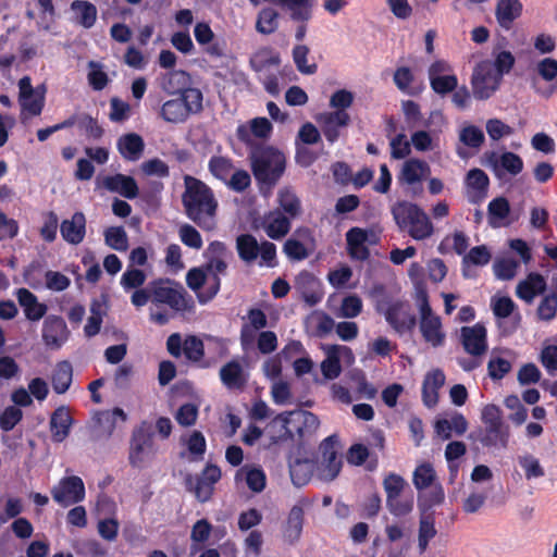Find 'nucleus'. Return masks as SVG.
Instances as JSON below:
<instances>
[{
	"instance_id": "1",
	"label": "nucleus",
	"mask_w": 557,
	"mask_h": 557,
	"mask_svg": "<svg viewBox=\"0 0 557 557\" xmlns=\"http://www.w3.org/2000/svg\"><path fill=\"white\" fill-rule=\"evenodd\" d=\"M184 185L182 203L185 214L200 228L213 230L218 210L213 190L205 182L191 175L184 176Z\"/></svg>"
},
{
	"instance_id": "2",
	"label": "nucleus",
	"mask_w": 557,
	"mask_h": 557,
	"mask_svg": "<svg viewBox=\"0 0 557 557\" xmlns=\"http://www.w3.org/2000/svg\"><path fill=\"white\" fill-rule=\"evenodd\" d=\"M391 213L398 230L414 240H425L434 234V225L428 213L417 203L398 200Z\"/></svg>"
},
{
	"instance_id": "3",
	"label": "nucleus",
	"mask_w": 557,
	"mask_h": 557,
	"mask_svg": "<svg viewBox=\"0 0 557 557\" xmlns=\"http://www.w3.org/2000/svg\"><path fill=\"white\" fill-rule=\"evenodd\" d=\"M252 174L261 186L274 187L286 168V158L272 146H257L249 156Z\"/></svg>"
},
{
	"instance_id": "4",
	"label": "nucleus",
	"mask_w": 557,
	"mask_h": 557,
	"mask_svg": "<svg viewBox=\"0 0 557 557\" xmlns=\"http://www.w3.org/2000/svg\"><path fill=\"white\" fill-rule=\"evenodd\" d=\"M484 424L470 434V438L480 442L484 447L506 448L509 442V428L503 421L502 410L496 405H486L481 414Z\"/></svg>"
},
{
	"instance_id": "5",
	"label": "nucleus",
	"mask_w": 557,
	"mask_h": 557,
	"mask_svg": "<svg viewBox=\"0 0 557 557\" xmlns=\"http://www.w3.org/2000/svg\"><path fill=\"white\" fill-rule=\"evenodd\" d=\"M206 263L203 264L208 274L211 275L208 287L197 294V299L205 305L211 301L221 288L220 274H225L227 269L226 259L231 256L227 247L220 240L211 242L203 253Z\"/></svg>"
},
{
	"instance_id": "6",
	"label": "nucleus",
	"mask_w": 557,
	"mask_h": 557,
	"mask_svg": "<svg viewBox=\"0 0 557 557\" xmlns=\"http://www.w3.org/2000/svg\"><path fill=\"white\" fill-rule=\"evenodd\" d=\"M203 96L200 89L188 87L178 98L166 100L160 108L159 116L168 123H185L190 115L203 110Z\"/></svg>"
},
{
	"instance_id": "7",
	"label": "nucleus",
	"mask_w": 557,
	"mask_h": 557,
	"mask_svg": "<svg viewBox=\"0 0 557 557\" xmlns=\"http://www.w3.org/2000/svg\"><path fill=\"white\" fill-rule=\"evenodd\" d=\"M418 297L420 311L419 329L421 335L432 347H441L444 345L446 338V334L442 326V320L433 312L429 302V295L425 289H420Z\"/></svg>"
},
{
	"instance_id": "8",
	"label": "nucleus",
	"mask_w": 557,
	"mask_h": 557,
	"mask_svg": "<svg viewBox=\"0 0 557 557\" xmlns=\"http://www.w3.org/2000/svg\"><path fill=\"white\" fill-rule=\"evenodd\" d=\"M375 309L379 313L384 314L386 322L400 335L411 332L416 327V315L406 301L395 300L389 302L381 299L376 301Z\"/></svg>"
},
{
	"instance_id": "9",
	"label": "nucleus",
	"mask_w": 557,
	"mask_h": 557,
	"mask_svg": "<svg viewBox=\"0 0 557 557\" xmlns=\"http://www.w3.org/2000/svg\"><path fill=\"white\" fill-rule=\"evenodd\" d=\"M170 281L152 282V302L154 305H166L175 312H184L194 307L193 298L187 292L181 288L169 286Z\"/></svg>"
},
{
	"instance_id": "10",
	"label": "nucleus",
	"mask_w": 557,
	"mask_h": 557,
	"mask_svg": "<svg viewBox=\"0 0 557 557\" xmlns=\"http://www.w3.org/2000/svg\"><path fill=\"white\" fill-rule=\"evenodd\" d=\"M338 438L335 434L324 438L320 446L318 460V474L323 481H333L341 472L343 461L337 450Z\"/></svg>"
},
{
	"instance_id": "11",
	"label": "nucleus",
	"mask_w": 557,
	"mask_h": 557,
	"mask_svg": "<svg viewBox=\"0 0 557 557\" xmlns=\"http://www.w3.org/2000/svg\"><path fill=\"white\" fill-rule=\"evenodd\" d=\"M430 173V165L425 161L410 158L404 162L397 178L400 185L408 186L411 197L417 198L422 196V182Z\"/></svg>"
},
{
	"instance_id": "12",
	"label": "nucleus",
	"mask_w": 557,
	"mask_h": 557,
	"mask_svg": "<svg viewBox=\"0 0 557 557\" xmlns=\"http://www.w3.org/2000/svg\"><path fill=\"white\" fill-rule=\"evenodd\" d=\"M492 70L491 61H483L475 67L471 78L472 91L475 99L486 100L498 90L503 78Z\"/></svg>"
},
{
	"instance_id": "13",
	"label": "nucleus",
	"mask_w": 557,
	"mask_h": 557,
	"mask_svg": "<svg viewBox=\"0 0 557 557\" xmlns=\"http://www.w3.org/2000/svg\"><path fill=\"white\" fill-rule=\"evenodd\" d=\"M46 92L45 84L34 88L29 76L22 77L18 81V102L22 112H27L32 116L40 115L45 108Z\"/></svg>"
},
{
	"instance_id": "14",
	"label": "nucleus",
	"mask_w": 557,
	"mask_h": 557,
	"mask_svg": "<svg viewBox=\"0 0 557 557\" xmlns=\"http://www.w3.org/2000/svg\"><path fill=\"white\" fill-rule=\"evenodd\" d=\"M377 242L379 237L371 230L354 226L346 233L347 252L352 260L367 261L371 255L367 243L375 245Z\"/></svg>"
},
{
	"instance_id": "15",
	"label": "nucleus",
	"mask_w": 557,
	"mask_h": 557,
	"mask_svg": "<svg viewBox=\"0 0 557 557\" xmlns=\"http://www.w3.org/2000/svg\"><path fill=\"white\" fill-rule=\"evenodd\" d=\"M52 498L62 507L77 504L85 498V485L77 475L65 476L51 490Z\"/></svg>"
},
{
	"instance_id": "16",
	"label": "nucleus",
	"mask_w": 557,
	"mask_h": 557,
	"mask_svg": "<svg viewBox=\"0 0 557 557\" xmlns=\"http://www.w3.org/2000/svg\"><path fill=\"white\" fill-rule=\"evenodd\" d=\"M460 342L469 355L481 356L487 350V331L482 323L460 329Z\"/></svg>"
},
{
	"instance_id": "17",
	"label": "nucleus",
	"mask_w": 557,
	"mask_h": 557,
	"mask_svg": "<svg viewBox=\"0 0 557 557\" xmlns=\"http://www.w3.org/2000/svg\"><path fill=\"white\" fill-rule=\"evenodd\" d=\"M152 445L151 425L143 421L133 430L129 447V463L133 467H139L144 461V453Z\"/></svg>"
},
{
	"instance_id": "18",
	"label": "nucleus",
	"mask_w": 557,
	"mask_h": 557,
	"mask_svg": "<svg viewBox=\"0 0 557 557\" xmlns=\"http://www.w3.org/2000/svg\"><path fill=\"white\" fill-rule=\"evenodd\" d=\"M70 331L64 319L60 315H48L42 324V341L52 349L60 348L69 338Z\"/></svg>"
},
{
	"instance_id": "19",
	"label": "nucleus",
	"mask_w": 557,
	"mask_h": 557,
	"mask_svg": "<svg viewBox=\"0 0 557 557\" xmlns=\"http://www.w3.org/2000/svg\"><path fill=\"white\" fill-rule=\"evenodd\" d=\"M221 469L216 465L208 463L199 475L195 478L193 491L196 498L201 502H208L214 491V485L221 479Z\"/></svg>"
},
{
	"instance_id": "20",
	"label": "nucleus",
	"mask_w": 557,
	"mask_h": 557,
	"mask_svg": "<svg viewBox=\"0 0 557 557\" xmlns=\"http://www.w3.org/2000/svg\"><path fill=\"white\" fill-rule=\"evenodd\" d=\"M273 126L267 117H255L248 124H240L236 128L237 139L246 146L252 145V137L267 139L271 136Z\"/></svg>"
},
{
	"instance_id": "21",
	"label": "nucleus",
	"mask_w": 557,
	"mask_h": 557,
	"mask_svg": "<svg viewBox=\"0 0 557 557\" xmlns=\"http://www.w3.org/2000/svg\"><path fill=\"white\" fill-rule=\"evenodd\" d=\"M318 121L325 139L334 144L339 138V128L349 125L350 115L347 111L335 110L321 114Z\"/></svg>"
},
{
	"instance_id": "22",
	"label": "nucleus",
	"mask_w": 557,
	"mask_h": 557,
	"mask_svg": "<svg viewBox=\"0 0 557 557\" xmlns=\"http://www.w3.org/2000/svg\"><path fill=\"white\" fill-rule=\"evenodd\" d=\"M292 219L286 216L281 210L275 209L264 214L262 227L267 235L274 240L285 237L292 227Z\"/></svg>"
},
{
	"instance_id": "23",
	"label": "nucleus",
	"mask_w": 557,
	"mask_h": 557,
	"mask_svg": "<svg viewBox=\"0 0 557 557\" xmlns=\"http://www.w3.org/2000/svg\"><path fill=\"white\" fill-rule=\"evenodd\" d=\"M60 232L62 238L71 244H81L86 235V218L83 212H75L71 219L61 222Z\"/></svg>"
},
{
	"instance_id": "24",
	"label": "nucleus",
	"mask_w": 557,
	"mask_h": 557,
	"mask_svg": "<svg viewBox=\"0 0 557 557\" xmlns=\"http://www.w3.org/2000/svg\"><path fill=\"white\" fill-rule=\"evenodd\" d=\"M73 418L65 406L58 407L50 417L49 428L54 443H62L70 435Z\"/></svg>"
},
{
	"instance_id": "25",
	"label": "nucleus",
	"mask_w": 557,
	"mask_h": 557,
	"mask_svg": "<svg viewBox=\"0 0 557 557\" xmlns=\"http://www.w3.org/2000/svg\"><path fill=\"white\" fill-rule=\"evenodd\" d=\"M102 185L109 191L117 193L127 199H135L139 194L135 178L121 173L106 176Z\"/></svg>"
},
{
	"instance_id": "26",
	"label": "nucleus",
	"mask_w": 557,
	"mask_h": 557,
	"mask_svg": "<svg viewBox=\"0 0 557 557\" xmlns=\"http://www.w3.org/2000/svg\"><path fill=\"white\" fill-rule=\"evenodd\" d=\"M445 383V374L441 369L428 372L422 383V401L428 408L438 403V391Z\"/></svg>"
},
{
	"instance_id": "27",
	"label": "nucleus",
	"mask_w": 557,
	"mask_h": 557,
	"mask_svg": "<svg viewBox=\"0 0 557 557\" xmlns=\"http://www.w3.org/2000/svg\"><path fill=\"white\" fill-rule=\"evenodd\" d=\"M523 5L520 0H498L495 7V17L505 30L511 29L513 22L522 14Z\"/></svg>"
},
{
	"instance_id": "28",
	"label": "nucleus",
	"mask_w": 557,
	"mask_h": 557,
	"mask_svg": "<svg viewBox=\"0 0 557 557\" xmlns=\"http://www.w3.org/2000/svg\"><path fill=\"white\" fill-rule=\"evenodd\" d=\"M546 282L542 274L532 272L525 280L521 281L516 288V295L527 301L531 302L535 296L543 294L546 290Z\"/></svg>"
},
{
	"instance_id": "29",
	"label": "nucleus",
	"mask_w": 557,
	"mask_h": 557,
	"mask_svg": "<svg viewBox=\"0 0 557 557\" xmlns=\"http://www.w3.org/2000/svg\"><path fill=\"white\" fill-rule=\"evenodd\" d=\"M17 300L20 306L24 309L25 317L29 321H39L47 313V305L39 302L37 296L26 288H20L17 290Z\"/></svg>"
},
{
	"instance_id": "30",
	"label": "nucleus",
	"mask_w": 557,
	"mask_h": 557,
	"mask_svg": "<svg viewBox=\"0 0 557 557\" xmlns=\"http://www.w3.org/2000/svg\"><path fill=\"white\" fill-rule=\"evenodd\" d=\"M116 148L125 160L137 161L144 152L145 143L138 134L128 133L117 139Z\"/></svg>"
},
{
	"instance_id": "31",
	"label": "nucleus",
	"mask_w": 557,
	"mask_h": 557,
	"mask_svg": "<svg viewBox=\"0 0 557 557\" xmlns=\"http://www.w3.org/2000/svg\"><path fill=\"white\" fill-rule=\"evenodd\" d=\"M305 523V511L301 505H294L287 516V520L284 525L283 534L286 541L290 544L296 543L302 533Z\"/></svg>"
},
{
	"instance_id": "32",
	"label": "nucleus",
	"mask_w": 557,
	"mask_h": 557,
	"mask_svg": "<svg viewBox=\"0 0 557 557\" xmlns=\"http://www.w3.org/2000/svg\"><path fill=\"white\" fill-rule=\"evenodd\" d=\"M539 75L550 85L545 89H536V92L548 99L557 91V60L545 58L536 65Z\"/></svg>"
},
{
	"instance_id": "33",
	"label": "nucleus",
	"mask_w": 557,
	"mask_h": 557,
	"mask_svg": "<svg viewBox=\"0 0 557 557\" xmlns=\"http://www.w3.org/2000/svg\"><path fill=\"white\" fill-rule=\"evenodd\" d=\"M509 214L510 203L507 198L497 197L490 201L487 206V219L491 227L497 228L509 225L510 222H505Z\"/></svg>"
},
{
	"instance_id": "34",
	"label": "nucleus",
	"mask_w": 557,
	"mask_h": 557,
	"mask_svg": "<svg viewBox=\"0 0 557 557\" xmlns=\"http://www.w3.org/2000/svg\"><path fill=\"white\" fill-rule=\"evenodd\" d=\"M220 379L228 389H243L246 377L238 361L232 360L220 369Z\"/></svg>"
},
{
	"instance_id": "35",
	"label": "nucleus",
	"mask_w": 557,
	"mask_h": 557,
	"mask_svg": "<svg viewBox=\"0 0 557 557\" xmlns=\"http://www.w3.org/2000/svg\"><path fill=\"white\" fill-rule=\"evenodd\" d=\"M437 534L435 528L434 512H421L418 529V548L419 553L423 554L429 546V543Z\"/></svg>"
},
{
	"instance_id": "36",
	"label": "nucleus",
	"mask_w": 557,
	"mask_h": 557,
	"mask_svg": "<svg viewBox=\"0 0 557 557\" xmlns=\"http://www.w3.org/2000/svg\"><path fill=\"white\" fill-rule=\"evenodd\" d=\"M73 380L71 362L63 360L55 364L52 371L51 384L54 393L61 395L69 391Z\"/></svg>"
},
{
	"instance_id": "37",
	"label": "nucleus",
	"mask_w": 557,
	"mask_h": 557,
	"mask_svg": "<svg viewBox=\"0 0 557 557\" xmlns=\"http://www.w3.org/2000/svg\"><path fill=\"white\" fill-rule=\"evenodd\" d=\"M75 13V21L84 28H91L97 21V8L86 0H75L71 4Z\"/></svg>"
},
{
	"instance_id": "38",
	"label": "nucleus",
	"mask_w": 557,
	"mask_h": 557,
	"mask_svg": "<svg viewBox=\"0 0 557 557\" xmlns=\"http://www.w3.org/2000/svg\"><path fill=\"white\" fill-rule=\"evenodd\" d=\"M280 26V13L271 7L259 11L256 20V30L261 35L274 34Z\"/></svg>"
},
{
	"instance_id": "39",
	"label": "nucleus",
	"mask_w": 557,
	"mask_h": 557,
	"mask_svg": "<svg viewBox=\"0 0 557 557\" xmlns=\"http://www.w3.org/2000/svg\"><path fill=\"white\" fill-rule=\"evenodd\" d=\"M292 412H282L275 416L268 424L267 430L269 432L277 431V434L271 435V443L277 444L287 440H292L294 434L288 429Z\"/></svg>"
},
{
	"instance_id": "40",
	"label": "nucleus",
	"mask_w": 557,
	"mask_h": 557,
	"mask_svg": "<svg viewBox=\"0 0 557 557\" xmlns=\"http://www.w3.org/2000/svg\"><path fill=\"white\" fill-rule=\"evenodd\" d=\"M341 349H345L350 352L348 347L332 345L329 348L326 359L321 362V371L325 379L334 380L339 376L342 372V366L338 352Z\"/></svg>"
},
{
	"instance_id": "41",
	"label": "nucleus",
	"mask_w": 557,
	"mask_h": 557,
	"mask_svg": "<svg viewBox=\"0 0 557 557\" xmlns=\"http://www.w3.org/2000/svg\"><path fill=\"white\" fill-rule=\"evenodd\" d=\"M238 257L246 263H252L259 256V244L251 234H242L236 238Z\"/></svg>"
},
{
	"instance_id": "42",
	"label": "nucleus",
	"mask_w": 557,
	"mask_h": 557,
	"mask_svg": "<svg viewBox=\"0 0 557 557\" xmlns=\"http://www.w3.org/2000/svg\"><path fill=\"white\" fill-rule=\"evenodd\" d=\"M313 462L309 459H296L289 465V474L293 484L297 487L306 485L312 475Z\"/></svg>"
},
{
	"instance_id": "43",
	"label": "nucleus",
	"mask_w": 557,
	"mask_h": 557,
	"mask_svg": "<svg viewBox=\"0 0 557 557\" xmlns=\"http://www.w3.org/2000/svg\"><path fill=\"white\" fill-rule=\"evenodd\" d=\"M188 82V74L185 71H171L161 78V88L168 95L182 94Z\"/></svg>"
},
{
	"instance_id": "44",
	"label": "nucleus",
	"mask_w": 557,
	"mask_h": 557,
	"mask_svg": "<svg viewBox=\"0 0 557 557\" xmlns=\"http://www.w3.org/2000/svg\"><path fill=\"white\" fill-rule=\"evenodd\" d=\"M234 169V162L228 157L212 156L208 162V170L211 175L223 183L227 182Z\"/></svg>"
},
{
	"instance_id": "45",
	"label": "nucleus",
	"mask_w": 557,
	"mask_h": 557,
	"mask_svg": "<svg viewBox=\"0 0 557 557\" xmlns=\"http://www.w3.org/2000/svg\"><path fill=\"white\" fill-rule=\"evenodd\" d=\"M278 210H281L289 219H295L301 212V203L294 191L285 188L277 196Z\"/></svg>"
},
{
	"instance_id": "46",
	"label": "nucleus",
	"mask_w": 557,
	"mask_h": 557,
	"mask_svg": "<svg viewBox=\"0 0 557 557\" xmlns=\"http://www.w3.org/2000/svg\"><path fill=\"white\" fill-rule=\"evenodd\" d=\"M492 54L494 57V61L491 62L492 71L503 78L512 70L516 58L510 51L498 50V47L493 49Z\"/></svg>"
},
{
	"instance_id": "47",
	"label": "nucleus",
	"mask_w": 557,
	"mask_h": 557,
	"mask_svg": "<svg viewBox=\"0 0 557 557\" xmlns=\"http://www.w3.org/2000/svg\"><path fill=\"white\" fill-rule=\"evenodd\" d=\"M436 473L429 462L422 463L413 471L412 482L418 491H423L435 484Z\"/></svg>"
},
{
	"instance_id": "48",
	"label": "nucleus",
	"mask_w": 557,
	"mask_h": 557,
	"mask_svg": "<svg viewBox=\"0 0 557 557\" xmlns=\"http://www.w3.org/2000/svg\"><path fill=\"white\" fill-rule=\"evenodd\" d=\"M280 62V55L273 52L271 48H262L250 58L251 69L256 72H260L272 65H278Z\"/></svg>"
},
{
	"instance_id": "49",
	"label": "nucleus",
	"mask_w": 557,
	"mask_h": 557,
	"mask_svg": "<svg viewBox=\"0 0 557 557\" xmlns=\"http://www.w3.org/2000/svg\"><path fill=\"white\" fill-rule=\"evenodd\" d=\"M104 242L117 251H125L128 248V237L123 226L108 227L104 231Z\"/></svg>"
},
{
	"instance_id": "50",
	"label": "nucleus",
	"mask_w": 557,
	"mask_h": 557,
	"mask_svg": "<svg viewBox=\"0 0 557 557\" xmlns=\"http://www.w3.org/2000/svg\"><path fill=\"white\" fill-rule=\"evenodd\" d=\"M430 490L419 496V507L422 512H426L434 506L442 504L445 499V493L441 483L433 484Z\"/></svg>"
},
{
	"instance_id": "51",
	"label": "nucleus",
	"mask_w": 557,
	"mask_h": 557,
	"mask_svg": "<svg viewBox=\"0 0 557 557\" xmlns=\"http://www.w3.org/2000/svg\"><path fill=\"white\" fill-rule=\"evenodd\" d=\"M212 525L207 519H200L191 528L190 540L191 553H196L202 548L199 544H203L210 537Z\"/></svg>"
},
{
	"instance_id": "52",
	"label": "nucleus",
	"mask_w": 557,
	"mask_h": 557,
	"mask_svg": "<svg viewBox=\"0 0 557 557\" xmlns=\"http://www.w3.org/2000/svg\"><path fill=\"white\" fill-rule=\"evenodd\" d=\"M310 50L306 45H297L293 48V60L297 70L301 74L311 75L318 71L315 63H308V54Z\"/></svg>"
},
{
	"instance_id": "53",
	"label": "nucleus",
	"mask_w": 557,
	"mask_h": 557,
	"mask_svg": "<svg viewBox=\"0 0 557 557\" xmlns=\"http://www.w3.org/2000/svg\"><path fill=\"white\" fill-rule=\"evenodd\" d=\"M490 178L481 169H472L467 174V185L478 193L479 200L482 199L487 191Z\"/></svg>"
},
{
	"instance_id": "54",
	"label": "nucleus",
	"mask_w": 557,
	"mask_h": 557,
	"mask_svg": "<svg viewBox=\"0 0 557 557\" xmlns=\"http://www.w3.org/2000/svg\"><path fill=\"white\" fill-rule=\"evenodd\" d=\"M386 507L389 512L395 517H404L410 513L413 509V496H403L401 494L396 497L386 498Z\"/></svg>"
},
{
	"instance_id": "55",
	"label": "nucleus",
	"mask_w": 557,
	"mask_h": 557,
	"mask_svg": "<svg viewBox=\"0 0 557 557\" xmlns=\"http://www.w3.org/2000/svg\"><path fill=\"white\" fill-rule=\"evenodd\" d=\"M183 354L189 361H200L205 357L203 342L196 335H187L184 339Z\"/></svg>"
},
{
	"instance_id": "56",
	"label": "nucleus",
	"mask_w": 557,
	"mask_h": 557,
	"mask_svg": "<svg viewBox=\"0 0 557 557\" xmlns=\"http://www.w3.org/2000/svg\"><path fill=\"white\" fill-rule=\"evenodd\" d=\"M394 83L396 87L408 95L414 96L419 94V90H413L410 88V85L412 84L414 76L410 67L408 66H400L397 67L394 72Z\"/></svg>"
},
{
	"instance_id": "57",
	"label": "nucleus",
	"mask_w": 557,
	"mask_h": 557,
	"mask_svg": "<svg viewBox=\"0 0 557 557\" xmlns=\"http://www.w3.org/2000/svg\"><path fill=\"white\" fill-rule=\"evenodd\" d=\"M88 66L90 67V71L87 74V79L90 87L96 91L104 89L109 84V76L102 70L101 64L90 61Z\"/></svg>"
},
{
	"instance_id": "58",
	"label": "nucleus",
	"mask_w": 557,
	"mask_h": 557,
	"mask_svg": "<svg viewBox=\"0 0 557 557\" xmlns=\"http://www.w3.org/2000/svg\"><path fill=\"white\" fill-rule=\"evenodd\" d=\"M492 259V255L485 245L475 246L470 249V251L463 256L462 265H479L483 267L490 263Z\"/></svg>"
},
{
	"instance_id": "59",
	"label": "nucleus",
	"mask_w": 557,
	"mask_h": 557,
	"mask_svg": "<svg viewBox=\"0 0 557 557\" xmlns=\"http://www.w3.org/2000/svg\"><path fill=\"white\" fill-rule=\"evenodd\" d=\"M79 131H82L87 138L98 140L103 136V128L99 125L97 119L92 117L87 113L81 114V120L78 124Z\"/></svg>"
},
{
	"instance_id": "60",
	"label": "nucleus",
	"mask_w": 557,
	"mask_h": 557,
	"mask_svg": "<svg viewBox=\"0 0 557 557\" xmlns=\"http://www.w3.org/2000/svg\"><path fill=\"white\" fill-rule=\"evenodd\" d=\"M520 467L524 470L528 480L544 476L545 472L537 458L531 454L518 457Z\"/></svg>"
},
{
	"instance_id": "61",
	"label": "nucleus",
	"mask_w": 557,
	"mask_h": 557,
	"mask_svg": "<svg viewBox=\"0 0 557 557\" xmlns=\"http://www.w3.org/2000/svg\"><path fill=\"white\" fill-rule=\"evenodd\" d=\"M519 263L513 259H499L494 262L493 269L495 276L503 281H509L515 277Z\"/></svg>"
},
{
	"instance_id": "62",
	"label": "nucleus",
	"mask_w": 557,
	"mask_h": 557,
	"mask_svg": "<svg viewBox=\"0 0 557 557\" xmlns=\"http://www.w3.org/2000/svg\"><path fill=\"white\" fill-rule=\"evenodd\" d=\"M283 251L292 261H301L309 257L307 247L298 239L288 238L283 246Z\"/></svg>"
},
{
	"instance_id": "63",
	"label": "nucleus",
	"mask_w": 557,
	"mask_h": 557,
	"mask_svg": "<svg viewBox=\"0 0 557 557\" xmlns=\"http://www.w3.org/2000/svg\"><path fill=\"white\" fill-rule=\"evenodd\" d=\"M459 138L460 141L470 148L481 147L485 139L482 129L474 125L463 127L460 132Z\"/></svg>"
},
{
	"instance_id": "64",
	"label": "nucleus",
	"mask_w": 557,
	"mask_h": 557,
	"mask_svg": "<svg viewBox=\"0 0 557 557\" xmlns=\"http://www.w3.org/2000/svg\"><path fill=\"white\" fill-rule=\"evenodd\" d=\"M536 313L540 320H553L557 313V295L555 293L546 295L541 300Z\"/></svg>"
}]
</instances>
